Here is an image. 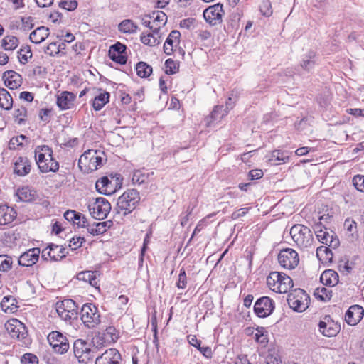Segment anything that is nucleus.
I'll list each match as a JSON object with an SVG mask.
<instances>
[{
  "instance_id": "f257e3e1",
  "label": "nucleus",
  "mask_w": 364,
  "mask_h": 364,
  "mask_svg": "<svg viewBox=\"0 0 364 364\" xmlns=\"http://www.w3.org/2000/svg\"><path fill=\"white\" fill-rule=\"evenodd\" d=\"M35 159L41 172H56L59 169L58 162L53 157V149L48 145L37 146L35 149Z\"/></svg>"
},
{
  "instance_id": "f03ea898",
  "label": "nucleus",
  "mask_w": 364,
  "mask_h": 364,
  "mask_svg": "<svg viewBox=\"0 0 364 364\" xmlns=\"http://www.w3.org/2000/svg\"><path fill=\"white\" fill-rule=\"evenodd\" d=\"M139 201V193L136 189H128L118 198L115 210L125 216L135 210Z\"/></svg>"
},
{
  "instance_id": "7ed1b4c3",
  "label": "nucleus",
  "mask_w": 364,
  "mask_h": 364,
  "mask_svg": "<svg viewBox=\"0 0 364 364\" xmlns=\"http://www.w3.org/2000/svg\"><path fill=\"white\" fill-rule=\"evenodd\" d=\"M269 288L279 294H285L294 287L292 279L284 273L272 272L267 277Z\"/></svg>"
},
{
  "instance_id": "20e7f679",
  "label": "nucleus",
  "mask_w": 364,
  "mask_h": 364,
  "mask_svg": "<svg viewBox=\"0 0 364 364\" xmlns=\"http://www.w3.org/2000/svg\"><path fill=\"white\" fill-rule=\"evenodd\" d=\"M290 235L293 240L301 249L311 247L314 237L311 230L301 224L293 225L290 230Z\"/></svg>"
},
{
  "instance_id": "39448f33",
  "label": "nucleus",
  "mask_w": 364,
  "mask_h": 364,
  "mask_svg": "<svg viewBox=\"0 0 364 364\" xmlns=\"http://www.w3.org/2000/svg\"><path fill=\"white\" fill-rule=\"evenodd\" d=\"M95 348L82 339H77L73 343V353L79 363L87 364L95 355Z\"/></svg>"
},
{
  "instance_id": "423d86ee",
  "label": "nucleus",
  "mask_w": 364,
  "mask_h": 364,
  "mask_svg": "<svg viewBox=\"0 0 364 364\" xmlns=\"http://www.w3.org/2000/svg\"><path fill=\"white\" fill-rule=\"evenodd\" d=\"M80 318L88 328H93L100 323L99 310L92 303H86L82 305L80 310Z\"/></svg>"
},
{
  "instance_id": "0eeeda50",
  "label": "nucleus",
  "mask_w": 364,
  "mask_h": 364,
  "mask_svg": "<svg viewBox=\"0 0 364 364\" xmlns=\"http://www.w3.org/2000/svg\"><path fill=\"white\" fill-rule=\"evenodd\" d=\"M310 298L304 290L295 289L287 296V303L291 309L296 312H303L308 307Z\"/></svg>"
},
{
  "instance_id": "6e6552de",
  "label": "nucleus",
  "mask_w": 364,
  "mask_h": 364,
  "mask_svg": "<svg viewBox=\"0 0 364 364\" xmlns=\"http://www.w3.org/2000/svg\"><path fill=\"white\" fill-rule=\"evenodd\" d=\"M88 209L94 218L101 220L105 219L110 212L111 205L107 199L99 197L88 205Z\"/></svg>"
},
{
  "instance_id": "1a4fd4ad",
  "label": "nucleus",
  "mask_w": 364,
  "mask_h": 364,
  "mask_svg": "<svg viewBox=\"0 0 364 364\" xmlns=\"http://www.w3.org/2000/svg\"><path fill=\"white\" fill-rule=\"evenodd\" d=\"M278 262L284 269H294L299 262V255L291 248L283 249L278 255Z\"/></svg>"
},
{
  "instance_id": "9d476101",
  "label": "nucleus",
  "mask_w": 364,
  "mask_h": 364,
  "mask_svg": "<svg viewBox=\"0 0 364 364\" xmlns=\"http://www.w3.org/2000/svg\"><path fill=\"white\" fill-rule=\"evenodd\" d=\"M48 341L55 353L63 354L69 349L68 340L58 331H52L48 336Z\"/></svg>"
},
{
  "instance_id": "9b49d317",
  "label": "nucleus",
  "mask_w": 364,
  "mask_h": 364,
  "mask_svg": "<svg viewBox=\"0 0 364 364\" xmlns=\"http://www.w3.org/2000/svg\"><path fill=\"white\" fill-rule=\"evenodd\" d=\"M225 11L220 3L210 6L203 11V17L210 26H216L223 21Z\"/></svg>"
},
{
  "instance_id": "f8f14e48",
  "label": "nucleus",
  "mask_w": 364,
  "mask_h": 364,
  "mask_svg": "<svg viewBox=\"0 0 364 364\" xmlns=\"http://www.w3.org/2000/svg\"><path fill=\"white\" fill-rule=\"evenodd\" d=\"M274 301L268 296L258 299L254 305V312L259 318L269 316L274 309Z\"/></svg>"
},
{
  "instance_id": "ddd939ff",
  "label": "nucleus",
  "mask_w": 364,
  "mask_h": 364,
  "mask_svg": "<svg viewBox=\"0 0 364 364\" xmlns=\"http://www.w3.org/2000/svg\"><path fill=\"white\" fill-rule=\"evenodd\" d=\"M5 328L9 336L18 340L24 339L27 336L25 325L16 318H11L5 323Z\"/></svg>"
},
{
  "instance_id": "4468645a",
  "label": "nucleus",
  "mask_w": 364,
  "mask_h": 364,
  "mask_svg": "<svg viewBox=\"0 0 364 364\" xmlns=\"http://www.w3.org/2000/svg\"><path fill=\"white\" fill-rule=\"evenodd\" d=\"M122 356L115 348H109L105 350L95 360V364H120Z\"/></svg>"
},
{
  "instance_id": "2eb2a0df",
  "label": "nucleus",
  "mask_w": 364,
  "mask_h": 364,
  "mask_svg": "<svg viewBox=\"0 0 364 364\" xmlns=\"http://www.w3.org/2000/svg\"><path fill=\"white\" fill-rule=\"evenodd\" d=\"M319 331L326 337H333L340 331V326L331 320L329 316H326L323 321L318 323Z\"/></svg>"
},
{
  "instance_id": "dca6fc26",
  "label": "nucleus",
  "mask_w": 364,
  "mask_h": 364,
  "mask_svg": "<svg viewBox=\"0 0 364 364\" xmlns=\"http://www.w3.org/2000/svg\"><path fill=\"white\" fill-rule=\"evenodd\" d=\"M40 248H31L23 252L18 258V264L23 267H31L39 259Z\"/></svg>"
},
{
  "instance_id": "f3484780",
  "label": "nucleus",
  "mask_w": 364,
  "mask_h": 364,
  "mask_svg": "<svg viewBox=\"0 0 364 364\" xmlns=\"http://www.w3.org/2000/svg\"><path fill=\"white\" fill-rule=\"evenodd\" d=\"M31 169V162L26 156L16 157L14 162V173L18 176H26Z\"/></svg>"
},
{
  "instance_id": "a211bd4d",
  "label": "nucleus",
  "mask_w": 364,
  "mask_h": 364,
  "mask_svg": "<svg viewBox=\"0 0 364 364\" xmlns=\"http://www.w3.org/2000/svg\"><path fill=\"white\" fill-rule=\"evenodd\" d=\"M364 309L361 306L353 305L346 312L345 320L350 326L356 325L363 318Z\"/></svg>"
},
{
  "instance_id": "6ab92c4d",
  "label": "nucleus",
  "mask_w": 364,
  "mask_h": 364,
  "mask_svg": "<svg viewBox=\"0 0 364 364\" xmlns=\"http://www.w3.org/2000/svg\"><path fill=\"white\" fill-rule=\"evenodd\" d=\"M2 78L4 80V85L11 90L16 89L22 84L21 75L14 70L4 72Z\"/></svg>"
},
{
  "instance_id": "aec40b11",
  "label": "nucleus",
  "mask_w": 364,
  "mask_h": 364,
  "mask_svg": "<svg viewBox=\"0 0 364 364\" xmlns=\"http://www.w3.org/2000/svg\"><path fill=\"white\" fill-rule=\"evenodd\" d=\"M75 97L73 92L63 91L57 96L56 104L61 110L69 109L74 106Z\"/></svg>"
},
{
  "instance_id": "412c9836",
  "label": "nucleus",
  "mask_w": 364,
  "mask_h": 364,
  "mask_svg": "<svg viewBox=\"0 0 364 364\" xmlns=\"http://www.w3.org/2000/svg\"><path fill=\"white\" fill-rule=\"evenodd\" d=\"M317 61L316 52L314 50H309L302 55L300 66L303 70L310 72L314 68Z\"/></svg>"
},
{
  "instance_id": "4be33fe9",
  "label": "nucleus",
  "mask_w": 364,
  "mask_h": 364,
  "mask_svg": "<svg viewBox=\"0 0 364 364\" xmlns=\"http://www.w3.org/2000/svg\"><path fill=\"white\" fill-rule=\"evenodd\" d=\"M49 250L47 255L52 261H59L66 257L68 252L65 247L62 245H58L50 243L48 245Z\"/></svg>"
},
{
  "instance_id": "5701e85b",
  "label": "nucleus",
  "mask_w": 364,
  "mask_h": 364,
  "mask_svg": "<svg viewBox=\"0 0 364 364\" xmlns=\"http://www.w3.org/2000/svg\"><path fill=\"white\" fill-rule=\"evenodd\" d=\"M16 218V212L6 205H0V225L11 223Z\"/></svg>"
},
{
  "instance_id": "b1692460",
  "label": "nucleus",
  "mask_w": 364,
  "mask_h": 364,
  "mask_svg": "<svg viewBox=\"0 0 364 364\" xmlns=\"http://www.w3.org/2000/svg\"><path fill=\"white\" fill-rule=\"evenodd\" d=\"M228 113V111L223 105L215 106L210 116L205 118L207 126L210 127L213 122L220 121Z\"/></svg>"
},
{
  "instance_id": "393cba45",
  "label": "nucleus",
  "mask_w": 364,
  "mask_h": 364,
  "mask_svg": "<svg viewBox=\"0 0 364 364\" xmlns=\"http://www.w3.org/2000/svg\"><path fill=\"white\" fill-rule=\"evenodd\" d=\"M180 36V32L176 30H173L169 33L164 44V52L166 55H169L172 53L173 47L176 46L179 41Z\"/></svg>"
},
{
  "instance_id": "a878e982",
  "label": "nucleus",
  "mask_w": 364,
  "mask_h": 364,
  "mask_svg": "<svg viewBox=\"0 0 364 364\" xmlns=\"http://www.w3.org/2000/svg\"><path fill=\"white\" fill-rule=\"evenodd\" d=\"M98 153L97 150L90 149L84 152L82 154L79 160H78V166L81 170L83 169V167L85 168H87L90 170V165L94 166V159L95 155Z\"/></svg>"
},
{
  "instance_id": "bb28decb",
  "label": "nucleus",
  "mask_w": 364,
  "mask_h": 364,
  "mask_svg": "<svg viewBox=\"0 0 364 364\" xmlns=\"http://www.w3.org/2000/svg\"><path fill=\"white\" fill-rule=\"evenodd\" d=\"M320 281L323 285L334 287L338 282V274L333 269H326L321 274Z\"/></svg>"
},
{
  "instance_id": "cd10ccee",
  "label": "nucleus",
  "mask_w": 364,
  "mask_h": 364,
  "mask_svg": "<svg viewBox=\"0 0 364 364\" xmlns=\"http://www.w3.org/2000/svg\"><path fill=\"white\" fill-rule=\"evenodd\" d=\"M49 36V28L46 26H40L32 31L29 38L33 43L38 44L44 41Z\"/></svg>"
},
{
  "instance_id": "c85d7f7f",
  "label": "nucleus",
  "mask_w": 364,
  "mask_h": 364,
  "mask_svg": "<svg viewBox=\"0 0 364 364\" xmlns=\"http://www.w3.org/2000/svg\"><path fill=\"white\" fill-rule=\"evenodd\" d=\"M95 188L97 191L104 195H111L114 192L112 182L107 176H103L98 179L95 183Z\"/></svg>"
},
{
  "instance_id": "c756f323",
  "label": "nucleus",
  "mask_w": 364,
  "mask_h": 364,
  "mask_svg": "<svg viewBox=\"0 0 364 364\" xmlns=\"http://www.w3.org/2000/svg\"><path fill=\"white\" fill-rule=\"evenodd\" d=\"M64 218L68 222H72L74 225H75L77 220L82 219V223H80L79 227L85 228L87 226V220L86 217L75 210H68L65 211L64 213Z\"/></svg>"
},
{
  "instance_id": "7c9ffc66",
  "label": "nucleus",
  "mask_w": 364,
  "mask_h": 364,
  "mask_svg": "<svg viewBox=\"0 0 364 364\" xmlns=\"http://www.w3.org/2000/svg\"><path fill=\"white\" fill-rule=\"evenodd\" d=\"M154 21L151 22L150 18H151V15H146L141 18L142 24L149 28L154 33H158L159 31V27H157V23L159 21V11H156L153 12Z\"/></svg>"
},
{
  "instance_id": "2f4dec72",
  "label": "nucleus",
  "mask_w": 364,
  "mask_h": 364,
  "mask_svg": "<svg viewBox=\"0 0 364 364\" xmlns=\"http://www.w3.org/2000/svg\"><path fill=\"white\" fill-rule=\"evenodd\" d=\"M36 191L28 186H23L18 189L17 196L21 201L31 202L36 199Z\"/></svg>"
},
{
  "instance_id": "473e14b6",
  "label": "nucleus",
  "mask_w": 364,
  "mask_h": 364,
  "mask_svg": "<svg viewBox=\"0 0 364 364\" xmlns=\"http://www.w3.org/2000/svg\"><path fill=\"white\" fill-rule=\"evenodd\" d=\"M316 257L322 263L331 262L333 259V253L329 247L320 246L316 249Z\"/></svg>"
},
{
  "instance_id": "72a5a7b5",
  "label": "nucleus",
  "mask_w": 364,
  "mask_h": 364,
  "mask_svg": "<svg viewBox=\"0 0 364 364\" xmlns=\"http://www.w3.org/2000/svg\"><path fill=\"white\" fill-rule=\"evenodd\" d=\"M77 279L79 280L84 281L85 282H88L90 285L94 287L97 289H99L98 280L96 277V272L92 271H85L81 272L77 274Z\"/></svg>"
},
{
  "instance_id": "f704fd0d",
  "label": "nucleus",
  "mask_w": 364,
  "mask_h": 364,
  "mask_svg": "<svg viewBox=\"0 0 364 364\" xmlns=\"http://www.w3.org/2000/svg\"><path fill=\"white\" fill-rule=\"evenodd\" d=\"M109 93L106 91L95 96L92 103L93 109L95 111L100 110L109 102Z\"/></svg>"
},
{
  "instance_id": "c9c22d12",
  "label": "nucleus",
  "mask_w": 364,
  "mask_h": 364,
  "mask_svg": "<svg viewBox=\"0 0 364 364\" xmlns=\"http://www.w3.org/2000/svg\"><path fill=\"white\" fill-rule=\"evenodd\" d=\"M289 159V156L287 151L274 150L272 151L269 161L272 164L279 165L287 162Z\"/></svg>"
},
{
  "instance_id": "e433bc0d",
  "label": "nucleus",
  "mask_w": 364,
  "mask_h": 364,
  "mask_svg": "<svg viewBox=\"0 0 364 364\" xmlns=\"http://www.w3.org/2000/svg\"><path fill=\"white\" fill-rule=\"evenodd\" d=\"M13 99L9 92L3 87H0V107L5 110L12 108Z\"/></svg>"
},
{
  "instance_id": "4c0bfd02",
  "label": "nucleus",
  "mask_w": 364,
  "mask_h": 364,
  "mask_svg": "<svg viewBox=\"0 0 364 364\" xmlns=\"http://www.w3.org/2000/svg\"><path fill=\"white\" fill-rule=\"evenodd\" d=\"M138 26L131 19L123 20L118 25V29L120 32L124 33H134L136 32Z\"/></svg>"
},
{
  "instance_id": "58836bf2",
  "label": "nucleus",
  "mask_w": 364,
  "mask_h": 364,
  "mask_svg": "<svg viewBox=\"0 0 364 364\" xmlns=\"http://www.w3.org/2000/svg\"><path fill=\"white\" fill-rule=\"evenodd\" d=\"M18 43V38L14 36H6L1 41V46L5 50H15Z\"/></svg>"
},
{
  "instance_id": "ea45409f",
  "label": "nucleus",
  "mask_w": 364,
  "mask_h": 364,
  "mask_svg": "<svg viewBox=\"0 0 364 364\" xmlns=\"http://www.w3.org/2000/svg\"><path fill=\"white\" fill-rule=\"evenodd\" d=\"M137 75L140 77H148L152 73V68L145 62H139L136 65Z\"/></svg>"
},
{
  "instance_id": "a19ab883",
  "label": "nucleus",
  "mask_w": 364,
  "mask_h": 364,
  "mask_svg": "<svg viewBox=\"0 0 364 364\" xmlns=\"http://www.w3.org/2000/svg\"><path fill=\"white\" fill-rule=\"evenodd\" d=\"M255 339L257 343L265 346L269 341L268 331L264 327H257L255 334Z\"/></svg>"
},
{
  "instance_id": "79ce46f5",
  "label": "nucleus",
  "mask_w": 364,
  "mask_h": 364,
  "mask_svg": "<svg viewBox=\"0 0 364 364\" xmlns=\"http://www.w3.org/2000/svg\"><path fill=\"white\" fill-rule=\"evenodd\" d=\"M314 295L321 301H329L332 297V291L326 287L316 288Z\"/></svg>"
},
{
  "instance_id": "37998d69",
  "label": "nucleus",
  "mask_w": 364,
  "mask_h": 364,
  "mask_svg": "<svg viewBox=\"0 0 364 364\" xmlns=\"http://www.w3.org/2000/svg\"><path fill=\"white\" fill-rule=\"evenodd\" d=\"M179 70V63L171 58L167 59L164 63V72L167 75L176 73Z\"/></svg>"
},
{
  "instance_id": "c03bdc74",
  "label": "nucleus",
  "mask_w": 364,
  "mask_h": 364,
  "mask_svg": "<svg viewBox=\"0 0 364 364\" xmlns=\"http://www.w3.org/2000/svg\"><path fill=\"white\" fill-rule=\"evenodd\" d=\"M105 225L100 222L95 223L92 225H90L87 223V232L92 235H100L105 232V228H102Z\"/></svg>"
},
{
  "instance_id": "a18cd8bd",
  "label": "nucleus",
  "mask_w": 364,
  "mask_h": 364,
  "mask_svg": "<svg viewBox=\"0 0 364 364\" xmlns=\"http://www.w3.org/2000/svg\"><path fill=\"white\" fill-rule=\"evenodd\" d=\"M156 34V33H154L153 32L148 33L146 34L142 33L141 36V41L146 46H156L159 43L157 41V37H156L154 36Z\"/></svg>"
},
{
  "instance_id": "49530a36",
  "label": "nucleus",
  "mask_w": 364,
  "mask_h": 364,
  "mask_svg": "<svg viewBox=\"0 0 364 364\" xmlns=\"http://www.w3.org/2000/svg\"><path fill=\"white\" fill-rule=\"evenodd\" d=\"M13 260L6 255H0V271L7 272L11 269Z\"/></svg>"
},
{
  "instance_id": "de8ad7c7",
  "label": "nucleus",
  "mask_w": 364,
  "mask_h": 364,
  "mask_svg": "<svg viewBox=\"0 0 364 364\" xmlns=\"http://www.w3.org/2000/svg\"><path fill=\"white\" fill-rule=\"evenodd\" d=\"M314 232L318 240L321 242L323 240L326 236L329 234L327 228L321 225V223H317L314 228Z\"/></svg>"
},
{
  "instance_id": "09e8293b",
  "label": "nucleus",
  "mask_w": 364,
  "mask_h": 364,
  "mask_svg": "<svg viewBox=\"0 0 364 364\" xmlns=\"http://www.w3.org/2000/svg\"><path fill=\"white\" fill-rule=\"evenodd\" d=\"M32 57V53L29 46H26L18 51V58L21 64H26L28 58Z\"/></svg>"
},
{
  "instance_id": "8fccbe9b",
  "label": "nucleus",
  "mask_w": 364,
  "mask_h": 364,
  "mask_svg": "<svg viewBox=\"0 0 364 364\" xmlns=\"http://www.w3.org/2000/svg\"><path fill=\"white\" fill-rule=\"evenodd\" d=\"M321 242L334 249L338 247L340 244L338 237L333 232L329 233Z\"/></svg>"
},
{
  "instance_id": "3c124183",
  "label": "nucleus",
  "mask_w": 364,
  "mask_h": 364,
  "mask_svg": "<svg viewBox=\"0 0 364 364\" xmlns=\"http://www.w3.org/2000/svg\"><path fill=\"white\" fill-rule=\"evenodd\" d=\"M104 336L108 341L115 342L119 337V333L115 327L108 326L105 331Z\"/></svg>"
},
{
  "instance_id": "603ef678",
  "label": "nucleus",
  "mask_w": 364,
  "mask_h": 364,
  "mask_svg": "<svg viewBox=\"0 0 364 364\" xmlns=\"http://www.w3.org/2000/svg\"><path fill=\"white\" fill-rule=\"evenodd\" d=\"M77 5V1L75 0H62L58 3L59 7L69 11L75 10Z\"/></svg>"
},
{
  "instance_id": "864d4df0",
  "label": "nucleus",
  "mask_w": 364,
  "mask_h": 364,
  "mask_svg": "<svg viewBox=\"0 0 364 364\" xmlns=\"http://www.w3.org/2000/svg\"><path fill=\"white\" fill-rule=\"evenodd\" d=\"M151 326H152V331L154 332V340L153 343L155 344L156 349H159V343H158V325H157V318H156V311L154 310V313L151 317Z\"/></svg>"
},
{
  "instance_id": "5fc2aeb1",
  "label": "nucleus",
  "mask_w": 364,
  "mask_h": 364,
  "mask_svg": "<svg viewBox=\"0 0 364 364\" xmlns=\"http://www.w3.org/2000/svg\"><path fill=\"white\" fill-rule=\"evenodd\" d=\"M84 242H85V239L84 237H73L70 239L68 247L72 250H75L80 247Z\"/></svg>"
},
{
  "instance_id": "6e6d98bb",
  "label": "nucleus",
  "mask_w": 364,
  "mask_h": 364,
  "mask_svg": "<svg viewBox=\"0 0 364 364\" xmlns=\"http://www.w3.org/2000/svg\"><path fill=\"white\" fill-rule=\"evenodd\" d=\"M127 46L120 42H117L111 46L109 50V54H126Z\"/></svg>"
},
{
  "instance_id": "4d7b16f0",
  "label": "nucleus",
  "mask_w": 364,
  "mask_h": 364,
  "mask_svg": "<svg viewBox=\"0 0 364 364\" xmlns=\"http://www.w3.org/2000/svg\"><path fill=\"white\" fill-rule=\"evenodd\" d=\"M146 179L147 176L140 170L134 171L132 178V183L139 185L144 183Z\"/></svg>"
},
{
  "instance_id": "13d9d810",
  "label": "nucleus",
  "mask_w": 364,
  "mask_h": 364,
  "mask_svg": "<svg viewBox=\"0 0 364 364\" xmlns=\"http://www.w3.org/2000/svg\"><path fill=\"white\" fill-rule=\"evenodd\" d=\"M27 110L25 107H21L14 111V116L18 121V124H21L25 122V118L26 117Z\"/></svg>"
},
{
  "instance_id": "bf43d9fd",
  "label": "nucleus",
  "mask_w": 364,
  "mask_h": 364,
  "mask_svg": "<svg viewBox=\"0 0 364 364\" xmlns=\"http://www.w3.org/2000/svg\"><path fill=\"white\" fill-rule=\"evenodd\" d=\"M353 184L357 190L364 192V176H355L353 178Z\"/></svg>"
},
{
  "instance_id": "052dcab7",
  "label": "nucleus",
  "mask_w": 364,
  "mask_h": 364,
  "mask_svg": "<svg viewBox=\"0 0 364 364\" xmlns=\"http://www.w3.org/2000/svg\"><path fill=\"white\" fill-rule=\"evenodd\" d=\"M187 284V277L186 272L181 269L178 275V279L176 282V286L178 289H185Z\"/></svg>"
},
{
  "instance_id": "680f3d73",
  "label": "nucleus",
  "mask_w": 364,
  "mask_h": 364,
  "mask_svg": "<svg viewBox=\"0 0 364 364\" xmlns=\"http://www.w3.org/2000/svg\"><path fill=\"white\" fill-rule=\"evenodd\" d=\"M22 364H38V358L32 353H26L21 358Z\"/></svg>"
},
{
  "instance_id": "e2e57ef3",
  "label": "nucleus",
  "mask_w": 364,
  "mask_h": 364,
  "mask_svg": "<svg viewBox=\"0 0 364 364\" xmlns=\"http://www.w3.org/2000/svg\"><path fill=\"white\" fill-rule=\"evenodd\" d=\"M110 59L120 65L126 64L127 61V57L126 54H109Z\"/></svg>"
},
{
  "instance_id": "0e129e2a",
  "label": "nucleus",
  "mask_w": 364,
  "mask_h": 364,
  "mask_svg": "<svg viewBox=\"0 0 364 364\" xmlns=\"http://www.w3.org/2000/svg\"><path fill=\"white\" fill-rule=\"evenodd\" d=\"M21 22L23 24V29L24 31H28L33 28V18L31 16L28 17H21Z\"/></svg>"
},
{
  "instance_id": "69168bd1",
  "label": "nucleus",
  "mask_w": 364,
  "mask_h": 364,
  "mask_svg": "<svg viewBox=\"0 0 364 364\" xmlns=\"http://www.w3.org/2000/svg\"><path fill=\"white\" fill-rule=\"evenodd\" d=\"M45 53L50 56L59 55V50L57 48V43H50L45 50Z\"/></svg>"
},
{
  "instance_id": "338daca9",
  "label": "nucleus",
  "mask_w": 364,
  "mask_h": 364,
  "mask_svg": "<svg viewBox=\"0 0 364 364\" xmlns=\"http://www.w3.org/2000/svg\"><path fill=\"white\" fill-rule=\"evenodd\" d=\"M260 11L264 16H269L272 14L271 4L269 1H264L260 5Z\"/></svg>"
},
{
  "instance_id": "774afa93",
  "label": "nucleus",
  "mask_w": 364,
  "mask_h": 364,
  "mask_svg": "<svg viewBox=\"0 0 364 364\" xmlns=\"http://www.w3.org/2000/svg\"><path fill=\"white\" fill-rule=\"evenodd\" d=\"M263 176V171L261 169H253L250 171L248 177L250 180H257Z\"/></svg>"
}]
</instances>
